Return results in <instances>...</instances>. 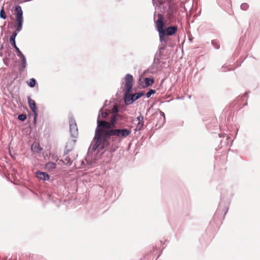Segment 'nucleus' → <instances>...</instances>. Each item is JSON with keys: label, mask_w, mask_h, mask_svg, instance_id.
I'll return each mask as SVG.
<instances>
[{"label": "nucleus", "mask_w": 260, "mask_h": 260, "mask_svg": "<svg viewBox=\"0 0 260 260\" xmlns=\"http://www.w3.org/2000/svg\"><path fill=\"white\" fill-rule=\"evenodd\" d=\"M76 143V140H73L71 142H68L67 143V145L65 147V149L63 152V155H67L68 153L72 151L73 149L74 146L75 145Z\"/></svg>", "instance_id": "11"}, {"label": "nucleus", "mask_w": 260, "mask_h": 260, "mask_svg": "<svg viewBox=\"0 0 260 260\" xmlns=\"http://www.w3.org/2000/svg\"><path fill=\"white\" fill-rule=\"evenodd\" d=\"M212 45H213L215 48L218 49L220 47V45L217 42L212 41Z\"/></svg>", "instance_id": "31"}, {"label": "nucleus", "mask_w": 260, "mask_h": 260, "mask_svg": "<svg viewBox=\"0 0 260 260\" xmlns=\"http://www.w3.org/2000/svg\"><path fill=\"white\" fill-rule=\"evenodd\" d=\"M27 118V115L25 113L21 114L18 115L17 119L20 121L24 122Z\"/></svg>", "instance_id": "24"}, {"label": "nucleus", "mask_w": 260, "mask_h": 260, "mask_svg": "<svg viewBox=\"0 0 260 260\" xmlns=\"http://www.w3.org/2000/svg\"><path fill=\"white\" fill-rule=\"evenodd\" d=\"M34 254H30L29 253H25L22 254L21 256H19V260H34Z\"/></svg>", "instance_id": "14"}, {"label": "nucleus", "mask_w": 260, "mask_h": 260, "mask_svg": "<svg viewBox=\"0 0 260 260\" xmlns=\"http://www.w3.org/2000/svg\"><path fill=\"white\" fill-rule=\"evenodd\" d=\"M72 145H73V143H72L71 144H69V146H68V148H70L71 147V146H72Z\"/></svg>", "instance_id": "37"}, {"label": "nucleus", "mask_w": 260, "mask_h": 260, "mask_svg": "<svg viewBox=\"0 0 260 260\" xmlns=\"http://www.w3.org/2000/svg\"><path fill=\"white\" fill-rule=\"evenodd\" d=\"M20 58L21 59V69H20V71H23L26 67L27 61L25 56H22Z\"/></svg>", "instance_id": "19"}, {"label": "nucleus", "mask_w": 260, "mask_h": 260, "mask_svg": "<svg viewBox=\"0 0 260 260\" xmlns=\"http://www.w3.org/2000/svg\"><path fill=\"white\" fill-rule=\"evenodd\" d=\"M156 0H152L153 4H154Z\"/></svg>", "instance_id": "39"}, {"label": "nucleus", "mask_w": 260, "mask_h": 260, "mask_svg": "<svg viewBox=\"0 0 260 260\" xmlns=\"http://www.w3.org/2000/svg\"><path fill=\"white\" fill-rule=\"evenodd\" d=\"M10 43L13 47H16V38L10 37L9 39Z\"/></svg>", "instance_id": "29"}, {"label": "nucleus", "mask_w": 260, "mask_h": 260, "mask_svg": "<svg viewBox=\"0 0 260 260\" xmlns=\"http://www.w3.org/2000/svg\"><path fill=\"white\" fill-rule=\"evenodd\" d=\"M103 110L104 107L101 108L99 111L98 116H100V117L101 116L103 119H107L109 117L110 113L106 111H104Z\"/></svg>", "instance_id": "16"}, {"label": "nucleus", "mask_w": 260, "mask_h": 260, "mask_svg": "<svg viewBox=\"0 0 260 260\" xmlns=\"http://www.w3.org/2000/svg\"><path fill=\"white\" fill-rule=\"evenodd\" d=\"M9 153H10V156H11L12 158H14V156L13 155H12V154L11 153V151H9Z\"/></svg>", "instance_id": "36"}, {"label": "nucleus", "mask_w": 260, "mask_h": 260, "mask_svg": "<svg viewBox=\"0 0 260 260\" xmlns=\"http://www.w3.org/2000/svg\"><path fill=\"white\" fill-rule=\"evenodd\" d=\"M206 128H207V129H209V128H210V127H209V126H208V125H206Z\"/></svg>", "instance_id": "41"}, {"label": "nucleus", "mask_w": 260, "mask_h": 260, "mask_svg": "<svg viewBox=\"0 0 260 260\" xmlns=\"http://www.w3.org/2000/svg\"><path fill=\"white\" fill-rule=\"evenodd\" d=\"M107 100H106V101L105 102V103H104V106H103V107H104V108L105 107H106L107 106Z\"/></svg>", "instance_id": "34"}, {"label": "nucleus", "mask_w": 260, "mask_h": 260, "mask_svg": "<svg viewBox=\"0 0 260 260\" xmlns=\"http://www.w3.org/2000/svg\"><path fill=\"white\" fill-rule=\"evenodd\" d=\"M15 49V51L17 54V55L21 58L22 56H24L23 54L22 53V52L20 51L19 48L16 46V47H13Z\"/></svg>", "instance_id": "26"}, {"label": "nucleus", "mask_w": 260, "mask_h": 260, "mask_svg": "<svg viewBox=\"0 0 260 260\" xmlns=\"http://www.w3.org/2000/svg\"><path fill=\"white\" fill-rule=\"evenodd\" d=\"M158 1V8L160 9L161 14L166 13V17L169 20L176 17L177 7L173 0H156Z\"/></svg>", "instance_id": "4"}, {"label": "nucleus", "mask_w": 260, "mask_h": 260, "mask_svg": "<svg viewBox=\"0 0 260 260\" xmlns=\"http://www.w3.org/2000/svg\"><path fill=\"white\" fill-rule=\"evenodd\" d=\"M124 93L123 100L126 105H129L140 99L145 94L144 91H140L131 94L134 85L133 76L130 74H127L124 77Z\"/></svg>", "instance_id": "3"}, {"label": "nucleus", "mask_w": 260, "mask_h": 260, "mask_svg": "<svg viewBox=\"0 0 260 260\" xmlns=\"http://www.w3.org/2000/svg\"><path fill=\"white\" fill-rule=\"evenodd\" d=\"M119 109L117 105H114L112 109H111L112 114L119 115L118 114Z\"/></svg>", "instance_id": "23"}, {"label": "nucleus", "mask_w": 260, "mask_h": 260, "mask_svg": "<svg viewBox=\"0 0 260 260\" xmlns=\"http://www.w3.org/2000/svg\"><path fill=\"white\" fill-rule=\"evenodd\" d=\"M155 66H156V65L152 64V66H151L149 68H148L146 70H145L144 72V73H145L146 72L153 73L155 72V70H154Z\"/></svg>", "instance_id": "27"}, {"label": "nucleus", "mask_w": 260, "mask_h": 260, "mask_svg": "<svg viewBox=\"0 0 260 260\" xmlns=\"http://www.w3.org/2000/svg\"><path fill=\"white\" fill-rule=\"evenodd\" d=\"M70 132L72 137L76 138L78 134L76 120L73 116L69 117Z\"/></svg>", "instance_id": "6"}, {"label": "nucleus", "mask_w": 260, "mask_h": 260, "mask_svg": "<svg viewBox=\"0 0 260 260\" xmlns=\"http://www.w3.org/2000/svg\"><path fill=\"white\" fill-rule=\"evenodd\" d=\"M154 80L151 77H146L144 79V83L141 81L140 78L139 79V83L143 88H147L153 84Z\"/></svg>", "instance_id": "7"}, {"label": "nucleus", "mask_w": 260, "mask_h": 260, "mask_svg": "<svg viewBox=\"0 0 260 260\" xmlns=\"http://www.w3.org/2000/svg\"><path fill=\"white\" fill-rule=\"evenodd\" d=\"M159 113H160V115L161 117H162L163 118V119H162L163 122H162V123H164L165 122V121H166L165 114V113L162 111H161L160 110H159Z\"/></svg>", "instance_id": "30"}, {"label": "nucleus", "mask_w": 260, "mask_h": 260, "mask_svg": "<svg viewBox=\"0 0 260 260\" xmlns=\"http://www.w3.org/2000/svg\"><path fill=\"white\" fill-rule=\"evenodd\" d=\"M154 22L155 24V28L158 32L159 37H161V39L164 38L169 40V37L174 35L178 31V27L177 25L166 26V23L164 20V15L163 14L154 13Z\"/></svg>", "instance_id": "2"}, {"label": "nucleus", "mask_w": 260, "mask_h": 260, "mask_svg": "<svg viewBox=\"0 0 260 260\" xmlns=\"http://www.w3.org/2000/svg\"><path fill=\"white\" fill-rule=\"evenodd\" d=\"M159 44L158 47V49L157 51H159L160 52H162V51L165 50L167 47V43H168L169 40H168L167 39L164 38L161 39V37H159Z\"/></svg>", "instance_id": "9"}, {"label": "nucleus", "mask_w": 260, "mask_h": 260, "mask_svg": "<svg viewBox=\"0 0 260 260\" xmlns=\"http://www.w3.org/2000/svg\"><path fill=\"white\" fill-rule=\"evenodd\" d=\"M137 119L138 121L136 127L135 128V131H141L144 126V117L141 114L137 117Z\"/></svg>", "instance_id": "10"}, {"label": "nucleus", "mask_w": 260, "mask_h": 260, "mask_svg": "<svg viewBox=\"0 0 260 260\" xmlns=\"http://www.w3.org/2000/svg\"><path fill=\"white\" fill-rule=\"evenodd\" d=\"M31 150L35 153H39L42 150V148L40 147L39 144H37L31 146Z\"/></svg>", "instance_id": "18"}, {"label": "nucleus", "mask_w": 260, "mask_h": 260, "mask_svg": "<svg viewBox=\"0 0 260 260\" xmlns=\"http://www.w3.org/2000/svg\"><path fill=\"white\" fill-rule=\"evenodd\" d=\"M156 90L153 89H149L148 91L146 93V97L147 98H149L151 95L155 93Z\"/></svg>", "instance_id": "28"}, {"label": "nucleus", "mask_w": 260, "mask_h": 260, "mask_svg": "<svg viewBox=\"0 0 260 260\" xmlns=\"http://www.w3.org/2000/svg\"><path fill=\"white\" fill-rule=\"evenodd\" d=\"M28 104L29 108L32 109L37 107V105L35 101L32 100L30 96L27 97Z\"/></svg>", "instance_id": "17"}, {"label": "nucleus", "mask_w": 260, "mask_h": 260, "mask_svg": "<svg viewBox=\"0 0 260 260\" xmlns=\"http://www.w3.org/2000/svg\"><path fill=\"white\" fill-rule=\"evenodd\" d=\"M52 158L53 160H55L56 161L59 160V158L57 155H53L52 156Z\"/></svg>", "instance_id": "33"}, {"label": "nucleus", "mask_w": 260, "mask_h": 260, "mask_svg": "<svg viewBox=\"0 0 260 260\" xmlns=\"http://www.w3.org/2000/svg\"><path fill=\"white\" fill-rule=\"evenodd\" d=\"M0 18L3 20H5L7 18V16L5 13L3 7L0 10Z\"/></svg>", "instance_id": "25"}, {"label": "nucleus", "mask_w": 260, "mask_h": 260, "mask_svg": "<svg viewBox=\"0 0 260 260\" xmlns=\"http://www.w3.org/2000/svg\"><path fill=\"white\" fill-rule=\"evenodd\" d=\"M46 167L48 169H55L56 168V164L55 162H49L46 165Z\"/></svg>", "instance_id": "22"}, {"label": "nucleus", "mask_w": 260, "mask_h": 260, "mask_svg": "<svg viewBox=\"0 0 260 260\" xmlns=\"http://www.w3.org/2000/svg\"><path fill=\"white\" fill-rule=\"evenodd\" d=\"M36 176L39 179L44 181H48L50 179V176L47 172L37 171L36 173Z\"/></svg>", "instance_id": "8"}, {"label": "nucleus", "mask_w": 260, "mask_h": 260, "mask_svg": "<svg viewBox=\"0 0 260 260\" xmlns=\"http://www.w3.org/2000/svg\"><path fill=\"white\" fill-rule=\"evenodd\" d=\"M30 110H31V112H32V113L33 114V115H34V118H33L32 122H33V124H34V126H36V125L37 124L38 117V111H37V107L31 109Z\"/></svg>", "instance_id": "15"}, {"label": "nucleus", "mask_w": 260, "mask_h": 260, "mask_svg": "<svg viewBox=\"0 0 260 260\" xmlns=\"http://www.w3.org/2000/svg\"><path fill=\"white\" fill-rule=\"evenodd\" d=\"M16 259H17L16 258L12 259V257H11V258H10L9 260H16Z\"/></svg>", "instance_id": "38"}, {"label": "nucleus", "mask_w": 260, "mask_h": 260, "mask_svg": "<svg viewBox=\"0 0 260 260\" xmlns=\"http://www.w3.org/2000/svg\"><path fill=\"white\" fill-rule=\"evenodd\" d=\"M0 56H2V51H1V52H0Z\"/></svg>", "instance_id": "40"}, {"label": "nucleus", "mask_w": 260, "mask_h": 260, "mask_svg": "<svg viewBox=\"0 0 260 260\" xmlns=\"http://www.w3.org/2000/svg\"><path fill=\"white\" fill-rule=\"evenodd\" d=\"M13 26L15 30L13 32L10 37L16 38L18 34L22 30L23 24L14 23Z\"/></svg>", "instance_id": "12"}, {"label": "nucleus", "mask_w": 260, "mask_h": 260, "mask_svg": "<svg viewBox=\"0 0 260 260\" xmlns=\"http://www.w3.org/2000/svg\"><path fill=\"white\" fill-rule=\"evenodd\" d=\"M247 4H243L241 5V8L243 9V10H246L247 8Z\"/></svg>", "instance_id": "32"}, {"label": "nucleus", "mask_w": 260, "mask_h": 260, "mask_svg": "<svg viewBox=\"0 0 260 260\" xmlns=\"http://www.w3.org/2000/svg\"><path fill=\"white\" fill-rule=\"evenodd\" d=\"M162 55V52H160L159 51H157L155 54L153 64H155L156 66L159 65L160 63V59Z\"/></svg>", "instance_id": "13"}, {"label": "nucleus", "mask_w": 260, "mask_h": 260, "mask_svg": "<svg viewBox=\"0 0 260 260\" xmlns=\"http://www.w3.org/2000/svg\"><path fill=\"white\" fill-rule=\"evenodd\" d=\"M59 161L66 165L71 166L72 164V161L69 156H66L64 160L61 159Z\"/></svg>", "instance_id": "21"}, {"label": "nucleus", "mask_w": 260, "mask_h": 260, "mask_svg": "<svg viewBox=\"0 0 260 260\" xmlns=\"http://www.w3.org/2000/svg\"><path fill=\"white\" fill-rule=\"evenodd\" d=\"M14 14L16 20L14 23L18 24H23V11L21 7L17 5L14 7Z\"/></svg>", "instance_id": "5"}, {"label": "nucleus", "mask_w": 260, "mask_h": 260, "mask_svg": "<svg viewBox=\"0 0 260 260\" xmlns=\"http://www.w3.org/2000/svg\"><path fill=\"white\" fill-rule=\"evenodd\" d=\"M3 43L1 46H0V51H2V50L3 49Z\"/></svg>", "instance_id": "35"}, {"label": "nucleus", "mask_w": 260, "mask_h": 260, "mask_svg": "<svg viewBox=\"0 0 260 260\" xmlns=\"http://www.w3.org/2000/svg\"><path fill=\"white\" fill-rule=\"evenodd\" d=\"M120 115L112 114L109 121L97 118V126L92 143V151L99 152L108 151L113 156V154L118 149V144L121 140L126 138L131 134V129L127 128H115Z\"/></svg>", "instance_id": "1"}, {"label": "nucleus", "mask_w": 260, "mask_h": 260, "mask_svg": "<svg viewBox=\"0 0 260 260\" xmlns=\"http://www.w3.org/2000/svg\"><path fill=\"white\" fill-rule=\"evenodd\" d=\"M27 84L30 87L33 88L36 86L37 82L35 78H32L27 81Z\"/></svg>", "instance_id": "20"}]
</instances>
